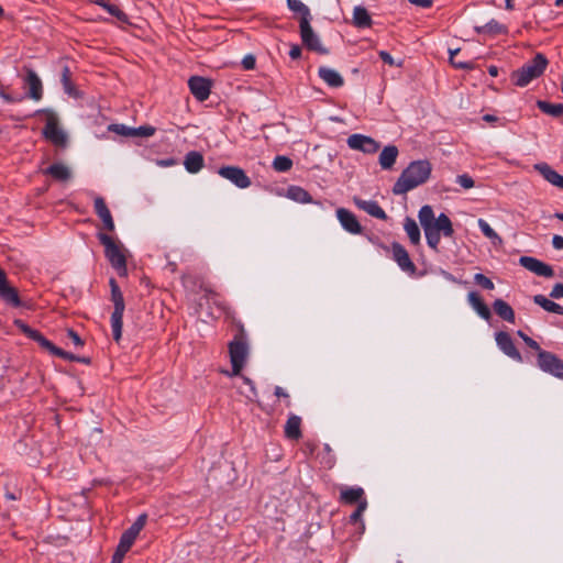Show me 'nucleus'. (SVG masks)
<instances>
[{
	"instance_id": "nucleus-1",
	"label": "nucleus",
	"mask_w": 563,
	"mask_h": 563,
	"mask_svg": "<svg viewBox=\"0 0 563 563\" xmlns=\"http://www.w3.org/2000/svg\"><path fill=\"white\" fill-rule=\"evenodd\" d=\"M420 224L424 231L428 245L437 250L441 240V233L444 236L451 238L454 233L450 218L441 213L437 219L431 206H423L418 214Z\"/></svg>"
},
{
	"instance_id": "nucleus-2",
	"label": "nucleus",
	"mask_w": 563,
	"mask_h": 563,
	"mask_svg": "<svg viewBox=\"0 0 563 563\" xmlns=\"http://www.w3.org/2000/svg\"><path fill=\"white\" fill-rule=\"evenodd\" d=\"M432 172L431 163L427 159L411 162L400 174L393 187L395 195H404L424 184Z\"/></svg>"
},
{
	"instance_id": "nucleus-3",
	"label": "nucleus",
	"mask_w": 563,
	"mask_h": 563,
	"mask_svg": "<svg viewBox=\"0 0 563 563\" xmlns=\"http://www.w3.org/2000/svg\"><path fill=\"white\" fill-rule=\"evenodd\" d=\"M548 58L538 53L531 60L527 62L521 68L512 71L511 81L518 87H526L533 79L540 77L545 70Z\"/></svg>"
},
{
	"instance_id": "nucleus-4",
	"label": "nucleus",
	"mask_w": 563,
	"mask_h": 563,
	"mask_svg": "<svg viewBox=\"0 0 563 563\" xmlns=\"http://www.w3.org/2000/svg\"><path fill=\"white\" fill-rule=\"evenodd\" d=\"M229 353L232 364V373L227 371L225 374L238 376L244 367L249 356V345L245 341L243 330L229 343Z\"/></svg>"
},
{
	"instance_id": "nucleus-5",
	"label": "nucleus",
	"mask_w": 563,
	"mask_h": 563,
	"mask_svg": "<svg viewBox=\"0 0 563 563\" xmlns=\"http://www.w3.org/2000/svg\"><path fill=\"white\" fill-rule=\"evenodd\" d=\"M110 286H111V300L114 305V310L111 316V327H112V333L113 339L119 342L122 335V318L123 312L125 309L123 295L115 282V279H110Z\"/></svg>"
},
{
	"instance_id": "nucleus-6",
	"label": "nucleus",
	"mask_w": 563,
	"mask_h": 563,
	"mask_svg": "<svg viewBox=\"0 0 563 563\" xmlns=\"http://www.w3.org/2000/svg\"><path fill=\"white\" fill-rule=\"evenodd\" d=\"M100 243L104 246L106 257L120 275L126 274V260L121 247L106 233H98Z\"/></svg>"
},
{
	"instance_id": "nucleus-7",
	"label": "nucleus",
	"mask_w": 563,
	"mask_h": 563,
	"mask_svg": "<svg viewBox=\"0 0 563 563\" xmlns=\"http://www.w3.org/2000/svg\"><path fill=\"white\" fill-rule=\"evenodd\" d=\"M311 20L300 19L299 29L302 44L310 51H314L319 54H328V49L322 45L318 34L313 31Z\"/></svg>"
},
{
	"instance_id": "nucleus-8",
	"label": "nucleus",
	"mask_w": 563,
	"mask_h": 563,
	"mask_svg": "<svg viewBox=\"0 0 563 563\" xmlns=\"http://www.w3.org/2000/svg\"><path fill=\"white\" fill-rule=\"evenodd\" d=\"M538 366L560 379H563V361L555 354L547 351L538 353Z\"/></svg>"
},
{
	"instance_id": "nucleus-9",
	"label": "nucleus",
	"mask_w": 563,
	"mask_h": 563,
	"mask_svg": "<svg viewBox=\"0 0 563 563\" xmlns=\"http://www.w3.org/2000/svg\"><path fill=\"white\" fill-rule=\"evenodd\" d=\"M43 135L46 140L57 146H63L66 143V135L58 126V120L54 113H48Z\"/></svg>"
},
{
	"instance_id": "nucleus-10",
	"label": "nucleus",
	"mask_w": 563,
	"mask_h": 563,
	"mask_svg": "<svg viewBox=\"0 0 563 563\" xmlns=\"http://www.w3.org/2000/svg\"><path fill=\"white\" fill-rule=\"evenodd\" d=\"M218 174L241 189L251 186L250 177L238 166H223L218 170Z\"/></svg>"
},
{
	"instance_id": "nucleus-11",
	"label": "nucleus",
	"mask_w": 563,
	"mask_h": 563,
	"mask_svg": "<svg viewBox=\"0 0 563 563\" xmlns=\"http://www.w3.org/2000/svg\"><path fill=\"white\" fill-rule=\"evenodd\" d=\"M347 145L352 150L361 151L366 154H373L379 148L378 142L363 134H352L349 136Z\"/></svg>"
},
{
	"instance_id": "nucleus-12",
	"label": "nucleus",
	"mask_w": 563,
	"mask_h": 563,
	"mask_svg": "<svg viewBox=\"0 0 563 563\" xmlns=\"http://www.w3.org/2000/svg\"><path fill=\"white\" fill-rule=\"evenodd\" d=\"M519 263L522 267L534 273L538 276L548 278L554 276L553 268L550 265L539 261L538 258L531 256H521L519 258Z\"/></svg>"
},
{
	"instance_id": "nucleus-13",
	"label": "nucleus",
	"mask_w": 563,
	"mask_h": 563,
	"mask_svg": "<svg viewBox=\"0 0 563 563\" xmlns=\"http://www.w3.org/2000/svg\"><path fill=\"white\" fill-rule=\"evenodd\" d=\"M0 298L13 307L21 306L18 290L9 285L5 272L2 268H0Z\"/></svg>"
},
{
	"instance_id": "nucleus-14",
	"label": "nucleus",
	"mask_w": 563,
	"mask_h": 563,
	"mask_svg": "<svg viewBox=\"0 0 563 563\" xmlns=\"http://www.w3.org/2000/svg\"><path fill=\"white\" fill-rule=\"evenodd\" d=\"M496 343L498 347L510 358L521 362L522 357L517 347L515 346V343L511 339V336L504 331L497 332L495 336Z\"/></svg>"
},
{
	"instance_id": "nucleus-15",
	"label": "nucleus",
	"mask_w": 563,
	"mask_h": 563,
	"mask_svg": "<svg viewBox=\"0 0 563 563\" xmlns=\"http://www.w3.org/2000/svg\"><path fill=\"white\" fill-rule=\"evenodd\" d=\"M336 218L345 231L352 234L362 233V225L356 219L355 214L345 208L336 210Z\"/></svg>"
},
{
	"instance_id": "nucleus-16",
	"label": "nucleus",
	"mask_w": 563,
	"mask_h": 563,
	"mask_svg": "<svg viewBox=\"0 0 563 563\" xmlns=\"http://www.w3.org/2000/svg\"><path fill=\"white\" fill-rule=\"evenodd\" d=\"M393 257L399 265V267L409 274L416 273V265L410 260L408 252L405 250L402 245L399 243H394L393 246Z\"/></svg>"
},
{
	"instance_id": "nucleus-17",
	"label": "nucleus",
	"mask_w": 563,
	"mask_h": 563,
	"mask_svg": "<svg viewBox=\"0 0 563 563\" xmlns=\"http://www.w3.org/2000/svg\"><path fill=\"white\" fill-rule=\"evenodd\" d=\"M188 85L191 93L199 101H205L209 98L211 84L208 79L202 77H191Z\"/></svg>"
},
{
	"instance_id": "nucleus-18",
	"label": "nucleus",
	"mask_w": 563,
	"mask_h": 563,
	"mask_svg": "<svg viewBox=\"0 0 563 563\" xmlns=\"http://www.w3.org/2000/svg\"><path fill=\"white\" fill-rule=\"evenodd\" d=\"M93 207H95V212L102 221L104 229L110 232L114 231V228H115L114 221H113V218L111 216V212H110L104 199L99 196L96 197L93 200Z\"/></svg>"
},
{
	"instance_id": "nucleus-19",
	"label": "nucleus",
	"mask_w": 563,
	"mask_h": 563,
	"mask_svg": "<svg viewBox=\"0 0 563 563\" xmlns=\"http://www.w3.org/2000/svg\"><path fill=\"white\" fill-rule=\"evenodd\" d=\"M25 84L29 87V97L35 101L41 100L43 96V86L41 79L34 70H26Z\"/></svg>"
},
{
	"instance_id": "nucleus-20",
	"label": "nucleus",
	"mask_w": 563,
	"mask_h": 563,
	"mask_svg": "<svg viewBox=\"0 0 563 563\" xmlns=\"http://www.w3.org/2000/svg\"><path fill=\"white\" fill-rule=\"evenodd\" d=\"M534 168L551 185L563 189V176L558 174L550 165L545 163L537 164Z\"/></svg>"
},
{
	"instance_id": "nucleus-21",
	"label": "nucleus",
	"mask_w": 563,
	"mask_h": 563,
	"mask_svg": "<svg viewBox=\"0 0 563 563\" xmlns=\"http://www.w3.org/2000/svg\"><path fill=\"white\" fill-rule=\"evenodd\" d=\"M319 77L330 87L338 88L343 86V77L333 68L322 66L318 69Z\"/></svg>"
},
{
	"instance_id": "nucleus-22",
	"label": "nucleus",
	"mask_w": 563,
	"mask_h": 563,
	"mask_svg": "<svg viewBox=\"0 0 563 563\" xmlns=\"http://www.w3.org/2000/svg\"><path fill=\"white\" fill-rule=\"evenodd\" d=\"M284 432L287 439L299 440L301 438V418L294 413L289 415Z\"/></svg>"
},
{
	"instance_id": "nucleus-23",
	"label": "nucleus",
	"mask_w": 563,
	"mask_h": 563,
	"mask_svg": "<svg viewBox=\"0 0 563 563\" xmlns=\"http://www.w3.org/2000/svg\"><path fill=\"white\" fill-rule=\"evenodd\" d=\"M354 202L360 209L364 210L369 216L380 219V220L387 219L386 212L380 208V206L376 201L361 200V199L355 198Z\"/></svg>"
},
{
	"instance_id": "nucleus-24",
	"label": "nucleus",
	"mask_w": 563,
	"mask_h": 563,
	"mask_svg": "<svg viewBox=\"0 0 563 563\" xmlns=\"http://www.w3.org/2000/svg\"><path fill=\"white\" fill-rule=\"evenodd\" d=\"M184 165L187 172L191 174L200 172L205 165L202 154H200L197 151H191L187 153V155L185 156Z\"/></svg>"
},
{
	"instance_id": "nucleus-25",
	"label": "nucleus",
	"mask_w": 563,
	"mask_h": 563,
	"mask_svg": "<svg viewBox=\"0 0 563 563\" xmlns=\"http://www.w3.org/2000/svg\"><path fill=\"white\" fill-rule=\"evenodd\" d=\"M467 300L470 302V305L472 306V308L485 320H489L490 317H492V313H490V310L489 308L487 307V305L483 301V299L481 298V296L475 292V291H471L468 295H467Z\"/></svg>"
},
{
	"instance_id": "nucleus-26",
	"label": "nucleus",
	"mask_w": 563,
	"mask_h": 563,
	"mask_svg": "<svg viewBox=\"0 0 563 563\" xmlns=\"http://www.w3.org/2000/svg\"><path fill=\"white\" fill-rule=\"evenodd\" d=\"M398 148L395 145H388L379 154L378 162L383 169H390L396 163Z\"/></svg>"
},
{
	"instance_id": "nucleus-27",
	"label": "nucleus",
	"mask_w": 563,
	"mask_h": 563,
	"mask_svg": "<svg viewBox=\"0 0 563 563\" xmlns=\"http://www.w3.org/2000/svg\"><path fill=\"white\" fill-rule=\"evenodd\" d=\"M14 324L21 332H23L27 338L36 341L41 346L49 345V341L47 339H45L37 330H34L31 327H29L22 320H14Z\"/></svg>"
},
{
	"instance_id": "nucleus-28",
	"label": "nucleus",
	"mask_w": 563,
	"mask_h": 563,
	"mask_svg": "<svg viewBox=\"0 0 563 563\" xmlns=\"http://www.w3.org/2000/svg\"><path fill=\"white\" fill-rule=\"evenodd\" d=\"M43 173L46 175H51L54 179L59 181H67L71 177L70 169L62 163L51 165L48 168L43 170Z\"/></svg>"
},
{
	"instance_id": "nucleus-29",
	"label": "nucleus",
	"mask_w": 563,
	"mask_h": 563,
	"mask_svg": "<svg viewBox=\"0 0 563 563\" xmlns=\"http://www.w3.org/2000/svg\"><path fill=\"white\" fill-rule=\"evenodd\" d=\"M364 490L361 487H347L341 490L340 500L344 504H360L361 500H365L363 498Z\"/></svg>"
},
{
	"instance_id": "nucleus-30",
	"label": "nucleus",
	"mask_w": 563,
	"mask_h": 563,
	"mask_svg": "<svg viewBox=\"0 0 563 563\" xmlns=\"http://www.w3.org/2000/svg\"><path fill=\"white\" fill-rule=\"evenodd\" d=\"M494 311L497 316L508 322H515L514 309L503 299H496L493 303Z\"/></svg>"
},
{
	"instance_id": "nucleus-31",
	"label": "nucleus",
	"mask_w": 563,
	"mask_h": 563,
	"mask_svg": "<svg viewBox=\"0 0 563 563\" xmlns=\"http://www.w3.org/2000/svg\"><path fill=\"white\" fill-rule=\"evenodd\" d=\"M289 199L296 201V202H299V203H311L312 202V197L310 196V194L299 187V186H290L288 189H287V195H286Z\"/></svg>"
},
{
	"instance_id": "nucleus-32",
	"label": "nucleus",
	"mask_w": 563,
	"mask_h": 563,
	"mask_svg": "<svg viewBox=\"0 0 563 563\" xmlns=\"http://www.w3.org/2000/svg\"><path fill=\"white\" fill-rule=\"evenodd\" d=\"M353 23L355 26L364 29L372 25V18L364 7H355L353 10Z\"/></svg>"
},
{
	"instance_id": "nucleus-33",
	"label": "nucleus",
	"mask_w": 563,
	"mask_h": 563,
	"mask_svg": "<svg viewBox=\"0 0 563 563\" xmlns=\"http://www.w3.org/2000/svg\"><path fill=\"white\" fill-rule=\"evenodd\" d=\"M533 301L542 307L545 311L548 312H552V313H558V314H563V307L560 306L559 303L548 299L545 296L543 295H536L533 297Z\"/></svg>"
},
{
	"instance_id": "nucleus-34",
	"label": "nucleus",
	"mask_w": 563,
	"mask_h": 563,
	"mask_svg": "<svg viewBox=\"0 0 563 563\" xmlns=\"http://www.w3.org/2000/svg\"><path fill=\"white\" fill-rule=\"evenodd\" d=\"M135 537L129 533L126 530L122 533L120 542L117 547L114 555L124 558L135 541Z\"/></svg>"
},
{
	"instance_id": "nucleus-35",
	"label": "nucleus",
	"mask_w": 563,
	"mask_h": 563,
	"mask_svg": "<svg viewBox=\"0 0 563 563\" xmlns=\"http://www.w3.org/2000/svg\"><path fill=\"white\" fill-rule=\"evenodd\" d=\"M405 231L412 244H419L420 242V230L418 224L411 218H407L405 221Z\"/></svg>"
},
{
	"instance_id": "nucleus-36",
	"label": "nucleus",
	"mask_w": 563,
	"mask_h": 563,
	"mask_svg": "<svg viewBox=\"0 0 563 563\" xmlns=\"http://www.w3.org/2000/svg\"><path fill=\"white\" fill-rule=\"evenodd\" d=\"M478 227L483 234L492 241L493 245L500 246L503 244V239L490 228V225L485 220L479 219Z\"/></svg>"
},
{
	"instance_id": "nucleus-37",
	"label": "nucleus",
	"mask_w": 563,
	"mask_h": 563,
	"mask_svg": "<svg viewBox=\"0 0 563 563\" xmlns=\"http://www.w3.org/2000/svg\"><path fill=\"white\" fill-rule=\"evenodd\" d=\"M62 84L67 95L78 97V91L71 82V73L68 66H65L62 71Z\"/></svg>"
},
{
	"instance_id": "nucleus-38",
	"label": "nucleus",
	"mask_w": 563,
	"mask_h": 563,
	"mask_svg": "<svg viewBox=\"0 0 563 563\" xmlns=\"http://www.w3.org/2000/svg\"><path fill=\"white\" fill-rule=\"evenodd\" d=\"M538 108L552 117H560L563 114V104L562 103H550L547 101L539 100L537 102Z\"/></svg>"
},
{
	"instance_id": "nucleus-39",
	"label": "nucleus",
	"mask_w": 563,
	"mask_h": 563,
	"mask_svg": "<svg viewBox=\"0 0 563 563\" xmlns=\"http://www.w3.org/2000/svg\"><path fill=\"white\" fill-rule=\"evenodd\" d=\"M205 298L211 302L212 305H216L220 310H222L225 314L230 313V308L228 307L227 302L220 298V296L211 290V289H205Z\"/></svg>"
},
{
	"instance_id": "nucleus-40",
	"label": "nucleus",
	"mask_w": 563,
	"mask_h": 563,
	"mask_svg": "<svg viewBox=\"0 0 563 563\" xmlns=\"http://www.w3.org/2000/svg\"><path fill=\"white\" fill-rule=\"evenodd\" d=\"M477 33H489V34H501L506 33V27L498 23L496 20H492L485 25L475 27Z\"/></svg>"
},
{
	"instance_id": "nucleus-41",
	"label": "nucleus",
	"mask_w": 563,
	"mask_h": 563,
	"mask_svg": "<svg viewBox=\"0 0 563 563\" xmlns=\"http://www.w3.org/2000/svg\"><path fill=\"white\" fill-rule=\"evenodd\" d=\"M288 8L294 12L301 14L300 19L311 20V13L309 8L303 4L300 0H287Z\"/></svg>"
},
{
	"instance_id": "nucleus-42",
	"label": "nucleus",
	"mask_w": 563,
	"mask_h": 563,
	"mask_svg": "<svg viewBox=\"0 0 563 563\" xmlns=\"http://www.w3.org/2000/svg\"><path fill=\"white\" fill-rule=\"evenodd\" d=\"M273 167L276 172L285 173L292 167V161L287 156H276Z\"/></svg>"
},
{
	"instance_id": "nucleus-43",
	"label": "nucleus",
	"mask_w": 563,
	"mask_h": 563,
	"mask_svg": "<svg viewBox=\"0 0 563 563\" xmlns=\"http://www.w3.org/2000/svg\"><path fill=\"white\" fill-rule=\"evenodd\" d=\"M459 48L450 49V63L456 68L472 69L474 67V64L471 60L457 62L455 56L459 54Z\"/></svg>"
},
{
	"instance_id": "nucleus-44",
	"label": "nucleus",
	"mask_w": 563,
	"mask_h": 563,
	"mask_svg": "<svg viewBox=\"0 0 563 563\" xmlns=\"http://www.w3.org/2000/svg\"><path fill=\"white\" fill-rule=\"evenodd\" d=\"M96 3L104 8L111 15L118 18L120 21H125V13L121 11L117 5L103 1H96Z\"/></svg>"
},
{
	"instance_id": "nucleus-45",
	"label": "nucleus",
	"mask_w": 563,
	"mask_h": 563,
	"mask_svg": "<svg viewBox=\"0 0 563 563\" xmlns=\"http://www.w3.org/2000/svg\"><path fill=\"white\" fill-rule=\"evenodd\" d=\"M146 515L143 514L139 516V518L134 521V523L126 530L129 533L137 538L141 530L144 528L146 523Z\"/></svg>"
},
{
	"instance_id": "nucleus-46",
	"label": "nucleus",
	"mask_w": 563,
	"mask_h": 563,
	"mask_svg": "<svg viewBox=\"0 0 563 563\" xmlns=\"http://www.w3.org/2000/svg\"><path fill=\"white\" fill-rule=\"evenodd\" d=\"M146 515L143 514L139 516V518L134 521V523L126 530L129 533L137 538L141 530L144 528L146 523Z\"/></svg>"
},
{
	"instance_id": "nucleus-47",
	"label": "nucleus",
	"mask_w": 563,
	"mask_h": 563,
	"mask_svg": "<svg viewBox=\"0 0 563 563\" xmlns=\"http://www.w3.org/2000/svg\"><path fill=\"white\" fill-rule=\"evenodd\" d=\"M242 380L249 387V390L242 389L241 394H243L250 400H254L257 397V391L254 386V383L246 376H242Z\"/></svg>"
},
{
	"instance_id": "nucleus-48",
	"label": "nucleus",
	"mask_w": 563,
	"mask_h": 563,
	"mask_svg": "<svg viewBox=\"0 0 563 563\" xmlns=\"http://www.w3.org/2000/svg\"><path fill=\"white\" fill-rule=\"evenodd\" d=\"M366 507H367V501L361 500L360 504L357 505L356 509L350 516V521L352 523H357L358 521H361L363 512L365 511Z\"/></svg>"
},
{
	"instance_id": "nucleus-49",
	"label": "nucleus",
	"mask_w": 563,
	"mask_h": 563,
	"mask_svg": "<svg viewBox=\"0 0 563 563\" xmlns=\"http://www.w3.org/2000/svg\"><path fill=\"white\" fill-rule=\"evenodd\" d=\"M109 130L123 136H132L133 134V129L124 124H111Z\"/></svg>"
},
{
	"instance_id": "nucleus-50",
	"label": "nucleus",
	"mask_w": 563,
	"mask_h": 563,
	"mask_svg": "<svg viewBox=\"0 0 563 563\" xmlns=\"http://www.w3.org/2000/svg\"><path fill=\"white\" fill-rule=\"evenodd\" d=\"M456 183L464 189H471L475 185L474 179L467 174L459 175Z\"/></svg>"
},
{
	"instance_id": "nucleus-51",
	"label": "nucleus",
	"mask_w": 563,
	"mask_h": 563,
	"mask_svg": "<svg viewBox=\"0 0 563 563\" xmlns=\"http://www.w3.org/2000/svg\"><path fill=\"white\" fill-rule=\"evenodd\" d=\"M155 133V128L150 125H143L137 129H133L132 136H144L148 137L152 136Z\"/></svg>"
},
{
	"instance_id": "nucleus-52",
	"label": "nucleus",
	"mask_w": 563,
	"mask_h": 563,
	"mask_svg": "<svg viewBox=\"0 0 563 563\" xmlns=\"http://www.w3.org/2000/svg\"><path fill=\"white\" fill-rule=\"evenodd\" d=\"M474 280L477 285L482 286L485 289H494V283L483 274H476L474 276Z\"/></svg>"
},
{
	"instance_id": "nucleus-53",
	"label": "nucleus",
	"mask_w": 563,
	"mask_h": 563,
	"mask_svg": "<svg viewBox=\"0 0 563 563\" xmlns=\"http://www.w3.org/2000/svg\"><path fill=\"white\" fill-rule=\"evenodd\" d=\"M517 334L523 340V342L532 350L537 351L538 353H540L541 347L539 345V343L537 341H534L533 339H531L530 336H528L526 333H523L522 331H518Z\"/></svg>"
},
{
	"instance_id": "nucleus-54",
	"label": "nucleus",
	"mask_w": 563,
	"mask_h": 563,
	"mask_svg": "<svg viewBox=\"0 0 563 563\" xmlns=\"http://www.w3.org/2000/svg\"><path fill=\"white\" fill-rule=\"evenodd\" d=\"M379 57L382 58V60L384 63L388 64L389 66H397V67H401L402 66V62L396 63L394 60L393 56L388 52L380 51L379 52Z\"/></svg>"
},
{
	"instance_id": "nucleus-55",
	"label": "nucleus",
	"mask_w": 563,
	"mask_h": 563,
	"mask_svg": "<svg viewBox=\"0 0 563 563\" xmlns=\"http://www.w3.org/2000/svg\"><path fill=\"white\" fill-rule=\"evenodd\" d=\"M43 349L49 351L52 354L56 355V356H59L62 358H65L66 355V352L63 351L62 349L55 346L51 341H49V345L48 346H42Z\"/></svg>"
},
{
	"instance_id": "nucleus-56",
	"label": "nucleus",
	"mask_w": 563,
	"mask_h": 563,
	"mask_svg": "<svg viewBox=\"0 0 563 563\" xmlns=\"http://www.w3.org/2000/svg\"><path fill=\"white\" fill-rule=\"evenodd\" d=\"M43 349L49 351L52 354L56 355V356H59L62 358H65L66 355V352L63 351L62 349L55 346L51 341H49V345L48 346H42Z\"/></svg>"
},
{
	"instance_id": "nucleus-57",
	"label": "nucleus",
	"mask_w": 563,
	"mask_h": 563,
	"mask_svg": "<svg viewBox=\"0 0 563 563\" xmlns=\"http://www.w3.org/2000/svg\"><path fill=\"white\" fill-rule=\"evenodd\" d=\"M550 297L554 299L563 298V284L558 283L552 287Z\"/></svg>"
},
{
	"instance_id": "nucleus-58",
	"label": "nucleus",
	"mask_w": 563,
	"mask_h": 563,
	"mask_svg": "<svg viewBox=\"0 0 563 563\" xmlns=\"http://www.w3.org/2000/svg\"><path fill=\"white\" fill-rule=\"evenodd\" d=\"M67 335H68V338L73 341V343H74L76 346H82V345H84L82 340L80 339V336L78 335V333H77V332H75L73 329H68V330H67Z\"/></svg>"
},
{
	"instance_id": "nucleus-59",
	"label": "nucleus",
	"mask_w": 563,
	"mask_h": 563,
	"mask_svg": "<svg viewBox=\"0 0 563 563\" xmlns=\"http://www.w3.org/2000/svg\"><path fill=\"white\" fill-rule=\"evenodd\" d=\"M242 65L245 69H253L255 67V57L253 55H246L242 59Z\"/></svg>"
},
{
	"instance_id": "nucleus-60",
	"label": "nucleus",
	"mask_w": 563,
	"mask_h": 563,
	"mask_svg": "<svg viewBox=\"0 0 563 563\" xmlns=\"http://www.w3.org/2000/svg\"><path fill=\"white\" fill-rule=\"evenodd\" d=\"M275 395L277 397H283L285 398L287 401H286V405L289 407L290 406V400H289V395L287 391H285L284 388L279 387V386H276L275 388Z\"/></svg>"
},
{
	"instance_id": "nucleus-61",
	"label": "nucleus",
	"mask_w": 563,
	"mask_h": 563,
	"mask_svg": "<svg viewBox=\"0 0 563 563\" xmlns=\"http://www.w3.org/2000/svg\"><path fill=\"white\" fill-rule=\"evenodd\" d=\"M409 3L421 7V8H430L433 3L432 0H408Z\"/></svg>"
},
{
	"instance_id": "nucleus-62",
	"label": "nucleus",
	"mask_w": 563,
	"mask_h": 563,
	"mask_svg": "<svg viewBox=\"0 0 563 563\" xmlns=\"http://www.w3.org/2000/svg\"><path fill=\"white\" fill-rule=\"evenodd\" d=\"M552 245L555 250H563V236L554 235L552 239Z\"/></svg>"
},
{
	"instance_id": "nucleus-63",
	"label": "nucleus",
	"mask_w": 563,
	"mask_h": 563,
	"mask_svg": "<svg viewBox=\"0 0 563 563\" xmlns=\"http://www.w3.org/2000/svg\"><path fill=\"white\" fill-rule=\"evenodd\" d=\"M289 56L292 59H298L301 56V48L298 45H292L289 51Z\"/></svg>"
},
{
	"instance_id": "nucleus-64",
	"label": "nucleus",
	"mask_w": 563,
	"mask_h": 563,
	"mask_svg": "<svg viewBox=\"0 0 563 563\" xmlns=\"http://www.w3.org/2000/svg\"><path fill=\"white\" fill-rule=\"evenodd\" d=\"M0 97L5 100L7 102H16L20 101L21 98H13L10 95H8L3 89H0Z\"/></svg>"
}]
</instances>
